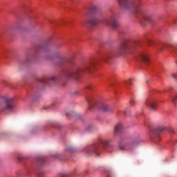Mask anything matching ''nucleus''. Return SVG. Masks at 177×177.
Returning a JSON list of instances; mask_svg holds the SVG:
<instances>
[{
    "label": "nucleus",
    "mask_w": 177,
    "mask_h": 177,
    "mask_svg": "<svg viewBox=\"0 0 177 177\" xmlns=\"http://www.w3.org/2000/svg\"><path fill=\"white\" fill-rule=\"evenodd\" d=\"M131 49L132 40L124 39L122 41L118 48L104 52L100 57H95L89 60L84 61L80 66H77L76 64L73 62H70L68 58L63 57L59 52L55 53L54 55L47 54L46 59L47 60H52L53 57L58 59V62H54V64L56 67H62L59 77L78 80L83 73H91L92 68H95V67L99 64L100 60L109 62L110 59L125 55Z\"/></svg>",
    "instance_id": "f257e3e1"
},
{
    "label": "nucleus",
    "mask_w": 177,
    "mask_h": 177,
    "mask_svg": "<svg viewBox=\"0 0 177 177\" xmlns=\"http://www.w3.org/2000/svg\"><path fill=\"white\" fill-rule=\"evenodd\" d=\"M118 2L122 9L128 12L129 15H133L135 17L140 19L142 26H145L144 21H147L151 24L156 23L153 15L146 14L142 10L140 2L131 0H118Z\"/></svg>",
    "instance_id": "f03ea898"
},
{
    "label": "nucleus",
    "mask_w": 177,
    "mask_h": 177,
    "mask_svg": "<svg viewBox=\"0 0 177 177\" xmlns=\"http://www.w3.org/2000/svg\"><path fill=\"white\" fill-rule=\"evenodd\" d=\"M86 23L91 27H97L100 23H102L103 24H105V26L109 27L111 30H117V28L120 27V23L115 19V14L114 13V10L113 8L109 9L106 19L102 20L96 17H91L88 19Z\"/></svg>",
    "instance_id": "7ed1b4c3"
},
{
    "label": "nucleus",
    "mask_w": 177,
    "mask_h": 177,
    "mask_svg": "<svg viewBox=\"0 0 177 177\" xmlns=\"http://www.w3.org/2000/svg\"><path fill=\"white\" fill-rule=\"evenodd\" d=\"M111 140H101L98 143L87 146L85 149V151L86 153H87L88 156H91V154H93V153L96 156H99V151H100V148L111 147V145H110V143H111Z\"/></svg>",
    "instance_id": "20e7f679"
},
{
    "label": "nucleus",
    "mask_w": 177,
    "mask_h": 177,
    "mask_svg": "<svg viewBox=\"0 0 177 177\" xmlns=\"http://www.w3.org/2000/svg\"><path fill=\"white\" fill-rule=\"evenodd\" d=\"M15 107V98L10 97H4L3 102L0 103V111L4 114H8L13 111Z\"/></svg>",
    "instance_id": "39448f33"
},
{
    "label": "nucleus",
    "mask_w": 177,
    "mask_h": 177,
    "mask_svg": "<svg viewBox=\"0 0 177 177\" xmlns=\"http://www.w3.org/2000/svg\"><path fill=\"white\" fill-rule=\"evenodd\" d=\"M86 100H87L89 104V109H98V110H101V111H113V107L110 106V105H107L104 103L97 104L95 98L91 96L86 97Z\"/></svg>",
    "instance_id": "423d86ee"
},
{
    "label": "nucleus",
    "mask_w": 177,
    "mask_h": 177,
    "mask_svg": "<svg viewBox=\"0 0 177 177\" xmlns=\"http://www.w3.org/2000/svg\"><path fill=\"white\" fill-rule=\"evenodd\" d=\"M140 143V138H139L134 139L132 143L129 144L127 142V140H125V138L120 137L118 141V149H120V150H122V151L132 150V149H135L136 146H139Z\"/></svg>",
    "instance_id": "0eeeda50"
},
{
    "label": "nucleus",
    "mask_w": 177,
    "mask_h": 177,
    "mask_svg": "<svg viewBox=\"0 0 177 177\" xmlns=\"http://www.w3.org/2000/svg\"><path fill=\"white\" fill-rule=\"evenodd\" d=\"M167 130V127L164 126H158L157 127H154L153 129H151V139L155 143H158L161 140V138L160 137V135L162 131Z\"/></svg>",
    "instance_id": "6e6552de"
},
{
    "label": "nucleus",
    "mask_w": 177,
    "mask_h": 177,
    "mask_svg": "<svg viewBox=\"0 0 177 177\" xmlns=\"http://www.w3.org/2000/svg\"><path fill=\"white\" fill-rule=\"evenodd\" d=\"M60 80V77H45L42 79H37V81L39 82L40 86H42L41 89H44L46 85H50L51 84H55L56 81H59Z\"/></svg>",
    "instance_id": "1a4fd4ad"
},
{
    "label": "nucleus",
    "mask_w": 177,
    "mask_h": 177,
    "mask_svg": "<svg viewBox=\"0 0 177 177\" xmlns=\"http://www.w3.org/2000/svg\"><path fill=\"white\" fill-rule=\"evenodd\" d=\"M138 60H140V62H142L145 64H149V63H150V56L147 52L142 51L138 53Z\"/></svg>",
    "instance_id": "9d476101"
},
{
    "label": "nucleus",
    "mask_w": 177,
    "mask_h": 177,
    "mask_svg": "<svg viewBox=\"0 0 177 177\" xmlns=\"http://www.w3.org/2000/svg\"><path fill=\"white\" fill-rule=\"evenodd\" d=\"M146 104L151 110H157L158 102L154 98H148L146 101Z\"/></svg>",
    "instance_id": "9b49d317"
},
{
    "label": "nucleus",
    "mask_w": 177,
    "mask_h": 177,
    "mask_svg": "<svg viewBox=\"0 0 177 177\" xmlns=\"http://www.w3.org/2000/svg\"><path fill=\"white\" fill-rule=\"evenodd\" d=\"M33 57H35V55H32L31 53L27 52L25 55V60L21 62L20 64H28V63H31Z\"/></svg>",
    "instance_id": "f8f14e48"
},
{
    "label": "nucleus",
    "mask_w": 177,
    "mask_h": 177,
    "mask_svg": "<svg viewBox=\"0 0 177 177\" xmlns=\"http://www.w3.org/2000/svg\"><path fill=\"white\" fill-rule=\"evenodd\" d=\"M99 12V8L96 6H91L88 8V13L90 15H96Z\"/></svg>",
    "instance_id": "ddd939ff"
},
{
    "label": "nucleus",
    "mask_w": 177,
    "mask_h": 177,
    "mask_svg": "<svg viewBox=\"0 0 177 177\" xmlns=\"http://www.w3.org/2000/svg\"><path fill=\"white\" fill-rule=\"evenodd\" d=\"M165 48L169 50H172V52H177V47L172 44H166Z\"/></svg>",
    "instance_id": "4468645a"
},
{
    "label": "nucleus",
    "mask_w": 177,
    "mask_h": 177,
    "mask_svg": "<svg viewBox=\"0 0 177 177\" xmlns=\"http://www.w3.org/2000/svg\"><path fill=\"white\" fill-rule=\"evenodd\" d=\"M115 134L122 133V124H119L115 127Z\"/></svg>",
    "instance_id": "2eb2a0df"
},
{
    "label": "nucleus",
    "mask_w": 177,
    "mask_h": 177,
    "mask_svg": "<svg viewBox=\"0 0 177 177\" xmlns=\"http://www.w3.org/2000/svg\"><path fill=\"white\" fill-rule=\"evenodd\" d=\"M35 174L38 177H44V170L41 169L39 167H37L35 170Z\"/></svg>",
    "instance_id": "dca6fc26"
},
{
    "label": "nucleus",
    "mask_w": 177,
    "mask_h": 177,
    "mask_svg": "<svg viewBox=\"0 0 177 177\" xmlns=\"http://www.w3.org/2000/svg\"><path fill=\"white\" fill-rule=\"evenodd\" d=\"M37 162L39 167H42L45 164V159L42 157H39L37 159Z\"/></svg>",
    "instance_id": "f3484780"
},
{
    "label": "nucleus",
    "mask_w": 177,
    "mask_h": 177,
    "mask_svg": "<svg viewBox=\"0 0 177 177\" xmlns=\"http://www.w3.org/2000/svg\"><path fill=\"white\" fill-rule=\"evenodd\" d=\"M54 157L55 158H57V160H59V161H66V158L64 157V155L57 153L54 155Z\"/></svg>",
    "instance_id": "a211bd4d"
},
{
    "label": "nucleus",
    "mask_w": 177,
    "mask_h": 177,
    "mask_svg": "<svg viewBox=\"0 0 177 177\" xmlns=\"http://www.w3.org/2000/svg\"><path fill=\"white\" fill-rule=\"evenodd\" d=\"M171 102L176 107L177 106V94H174V95H171Z\"/></svg>",
    "instance_id": "6ab92c4d"
},
{
    "label": "nucleus",
    "mask_w": 177,
    "mask_h": 177,
    "mask_svg": "<svg viewBox=\"0 0 177 177\" xmlns=\"http://www.w3.org/2000/svg\"><path fill=\"white\" fill-rule=\"evenodd\" d=\"M49 48L48 47V45H40L38 46L37 50H48Z\"/></svg>",
    "instance_id": "aec40b11"
},
{
    "label": "nucleus",
    "mask_w": 177,
    "mask_h": 177,
    "mask_svg": "<svg viewBox=\"0 0 177 177\" xmlns=\"http://www.w3.org/2000/svg\"><path fill=\"white\" fill-rule=\"evenodd\" d=\"M65 151L66 153H74V151H75V149H74V148H73V147H68V148H66L65 149Z\"/></svg>",
    "instance_id": "412c9836"
},
{
    "label": "nucleus",
    "mask_w": 177,
    "mask_h": 177,
    "mask_svg": "<svg viewBox=\"0 0 177 177\" xmlns=\"http://www.w3.org/2000/svg\"><path fill=\"white\" fill-rule=\"evenodd\" d=\"M56 128L58 129V131H62V129H63V126L62 124H57Z\"/></svg>",
    "instance_id": "4be33fe9"
},
{
    "label": "nucleus",
    "mask_w": 177,
    "mask_h": 177,
    "mask_svg": "<svg viewBox=\"0 0 177 177\" xmlns=\"http://www.w3.org/2000/svg\"><path fill=\"white\" fill-rule=\"evenodd\" d=\"M135 103H136V100H135L134 99H131L130 100V104H131V106H133V104H135Z\"/></svg>",
    "instance_id": "5701e85b"
},
{
    "label": "nucleus",
    "mask_w": 177,
    "mask_h": 177,
    "mask_svg": "<svg viewBox=\"0 0 177 177\" xmlns=\"http://www.w3.org/2000/svg\"><path fill=\"white\" fill-rule=\"evenodd\" d=\"M86 88V89H90V91H91L93 89V86L92 85H88Z\"/></svg>",
    "instance_id": "b1692460"
},
{
    "label": "nucleus",
    "mask_w": 177,
    "mask_h": 177,
    "mask_svg": "<svg viewBox=\"0 0 177 177\" xmlns=\"http://www.w3.org/2000/svg\"><path fill=\"white\" fill-rule=\"evenodd\" d=\"M127 85H132V80H128V82H127Z\"/></svg>",
    "instance_id": "393cba45"
},
{
    "label": "nucleus",
    "mask_w": 177,
    "mask_h": 177,
    "mask_svg": "<svg viewBox=\"0 0 177 177\" xmlns=\"http://www.w3.org/2000/svg\"><path fill=\"white\" fill-rule=\"evenodd\" d=\"M173 78L175 80V81L177 82V74H174L173 75Z\"/></svg>",
    "instance_id": "a878e982"
},
{
    "label": "nucleus",
    "mask_w": 177,
    "mask_h": 177,
    "mask_svg": "<svg viewBox=\"0 0 177 177\" xmlns=\"http://www.w3.org/2000/svg\"><path fill=\"white\" fill-rule=\"evenodd\" d=\"M3 138H5V134H1L0 139H3Z\"/></svg>",
    "instance_id": "bb28decb"
},
{
    "label": "nucleus",
    "mask_w": 177,
    "mask_h": 177,
    "mask_svg": "<svg viewBox=\"0 0 177 177\" xmlns=\"http://www.w3.org/2000/svg\"><path fill=\"white\" fill-rule=\"evenodd\" d=\"M1 56H3V57H6V55H5V52L1 53Z\"/></svg>",
    "instance_id": "cd10ccee"
},
{
    "label": "nucleus",
    "mask_w": 177,
    "mask_h": 177,
    "mask_svg": "<svg viewBox=\"0 0 177 177\" xmlns=\"http://www.w3.org/2000/svg\"><path fill=\"white\" fill-rule=\"evenodd\" d=\"M44 110H48L49 109H52V107L50 106H46V107H44Z\"/></svg>",
    "instance_id": "c85d7f7f"
},
{
    "label": "nucleus",
    "mask_w": 177,
    "mask_h": 177,
    "mask_svg": "<svg viewBox=\"0 0 177 177\" xmlns=\"http://www.w3.org/2000/svg\"><path fill=\"white\" fill-rule=\"evenodd\" d=\"M73 93H74L75 95H77V94L78 93V92H77V91H74Z\"/></svg>",
    "instance_id": "c756f323"
},
{
    "label": "nucleus",
    "mask_w": 177,
    "mask_h": 177,
    "mask_svg": "<svg viewBox=\"0 0 177 177\" xmlns=\"http://www.w3.org/2000/svg\"><path fill=\"white\" fill-rule=\"evenodd\" d=\"M90 128H92V126L88 127V131H91Z\"/></svg>",
    "instance_id": "7c9ffc66"
},
{
    "label": "nucleus",
    "mask_w": 177,
    "mask_h": 177,
    "mask_svg": "<svg viewBox=\"0 0 177 177\" xmlns=\"http://www.w3.org/2000/svg\"><path fill=\"white\" fill-rule=\"evenodd\" d=\"M170 132H171V133H175V132L174 131V130H170Z\"/></svg>",
    "instance_id": "2f4dec72"
},
{
    "label": "nucleus",
    "mask_w": 177,
    "mask_h": 177,
    "mask_svg": "<svg viewBox=\"0 0 177 177\" xmlns=\"http://www.w3.org/2000/svg\"><path fill=\"white\" fill-rule=\"evenodd\" d=\"M165 1H167L168 2H172V1L174 0H165Z\"/></svg>",
    "instance_id": "473e14b6"
},
{
    "label": "nucleus",
    "mask_w": 177,
    "mask_h": 177,
    "mask_svg": "<svg viewBox=\"0 0 177 177\" xmlns=\"http://www.w3.org/2000/svg\"><path fill=\"white\" fill-rule=\"evenodd\" d=\"M60 46H62V45H60V44H58V45L57 46V48H60Z\"/></svg>",
    "instance_id": "72a5a7b5"
},
{
    "label": "nucleus",
    "mask_w": 177,
    "mask_h": 177,
    "mask_svg": "<svg viewBox=\"0 0 177 177\" xmlns=\"http://www.w3.org/2000/svg\"><path fill=\"white\" fill-rule=\"evenodd\" d=\"M162 68H161L160 70V73H162Z\"/></svg>",
    "instance_id": "f704fd0d"
},
{
    "label": "nucleus",
    "mask_w": 177,
    "mask_h": 177,
    "mask_svg": "<svg viewBox=\"0 0 177 177\" xmlns=\"http://www.w3.org/2000/svg\"><path fill=\"white\" fill-rule=\"evenodd\" d=\"M124 115H127V111L124 112Z\"/></svg>",
    "instance_id": "c9c22d12"
},
{
    "label": "nucleus",
    "mask_w": 177,
    "mask_h": 177,
    "mask_svg": "<svg viewBox=\"0 0 177 177\" xmlns=\"http://www.w3.org/2000/svg\"><path fill=\"white\" fill-rule=\"evenodd\" d=\"M174 145H177V140L174 142Z\"/></svg>",
    "instance_id": "e433bc0d"
},
{
    "label": "nucleus",
    "mask_w": 177,
    "mask_h": 177,
    "mask_svg": "<svg viewBox=\"0 0 177 177\" xmlns=\"http://www.w3.org/2000/svg\"><path fill=\"white\" fill-rule=\"evenodd\" d=\"M50 23H51V24H52V21H50Z\"/></svg>",
    "instance_id": "4c0bfd02"
},
{
    "label": "nucleus",
    "mask_w": 177,
    "mask_h": 177,
    "mask_svg": "<svg viewBox=\"0 0 177 177\" xmlns=\"http://www.w3.org/2000/svg\"><path fill=\"white\" fill-rule=\"evenodd\" d=\"M66 115H68V113H66Z\"/></svg>",
    "instance_id": "58836bf2"
}]
</instances>
